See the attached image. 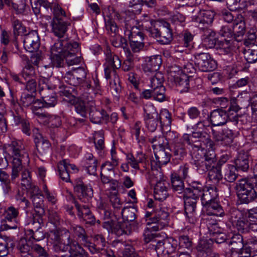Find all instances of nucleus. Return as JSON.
I'll use <instances>...</instances> for the list:
<instances>
[{
  "instance_id": "4be33fe9",
  "label": "nucleus",
  "mask_w": 257,
  "mask_h": 257,
  "mask_svg": "<svg viewBox=\"0 0 257 257\" xmlns=\"http://www.w3.org/2000/svg\"><path fill=\"white\" fill-rule=\"evenodd\" d=\"M171 75L174 77V81L177 89L181 93L187 92L190 89L189 77L185 73L178 71L177 74L173 75V71L171 70Z\"/></svg>"
},
{
  "instance_id": "9d476101",
  "label": "nucleus",
  "mask_w": 257,
  "mask_h": 257,
  "mask_svg": "<svg viewBox=\"0 0 257 257\" xmlns=\"http://www.w3.org/2000/svg\"><path fill=\"white\" fill-rule=\"evenodd\" d=\"M105 61L106 62L104 64L105 78L110 79L112 72L113 73L114 76H117L115 69H119L121 66V60L119 57L113 54L110 50L107 49L105 52Z\"/></svg>"
},
{
  "instance_id": "9b49d317",
  "label": "nucleus",
  "mask_w": 257,
  "mask_h": 257,
  "mask_svg": "<svg viewBox=\"0 0 257 257\" xmlns=\"http://www.w3.org/2000/svg\"><path fill=\"white\" fill-rule=\"evenodd\" d=\"M195 63L202 72H208L216 69V61L210 57L209 53H200L195 54Z\"/></svg>"
},
{
  "instance_id": "f257e3e1",
  "label": "nucleus",
  "mask_w": 257,
  "mask_h": 257,
  "mask_svg": "<svg viewBox=\"0 0 257 257\" xmlns=\"http://www.w3.org/2000/svg\"><path fill=\"white\" fill-rule=\"evenodd\" d=\"M48 238L53 241L56 252H65L69 248L72 257H88V253L78 242L71 238L70 231L66 228L51 230Z\"/></svg>"
},
{
  "instance_id": "79ce46f5",
  "label": "nucleus",
  "mask_w": 257,
  "mask_h": 257,
  "mask_svg": "<svg viewBox=\"0 0 257 257\" xmlns=\"http://www.w3.org/2000/svg\"><path fill=\"white\" fill-rule=\"evenodd\" d=\"M234 38L243 36L245 32V24L242 16L239 15L234 20L233 26Z\"/></svg>"
},
{
  "instance_id": "7c9ffc66",
  "label": "nucleus",
  "mask_w": 257,
  "mask_h": 257,
  "mask_svg": "<svg viewBox=\"0 0 257 257\" xmlns=\"http://www.w3.org/2000/svg\"><path fill=\"white\" fill-rule=\"evenodd\" d=\"M235 167L238 171L246 172L249 167V155L243 151L239 152L234 160Z\"/></svg>"
},
{
  "instance_id": "412c9836",
  "label": "nucleus",
  "mask_w": 257,
  "mask_h": 257,
  "mask_svg": "<svg viewBox=\"0 0 257 257\" xmlns=\"http://www.w3.org/2000/svg\"><path fill=\"white\" fill-rule=\"evenodd\" d=\"M70 231L72 232L74 237L76 238L77 240L80 242L82 245L88 247L91 246L94 249L93 246L91 245V242L88 235L82 226L79 225H72L70 227Z\"/></svg>"
},
{
  "instance_id": "0e129e2a",
  "label": "nucleus",
  "mask_w": 257,
  "mask_h": 257,
  "mask_svg": "<svg viewBox=\"0 0 257 257\" xmlns=\"http://www.w3.org/2000/svg\"><path fill=\"white\" fill-rule=\"evenodd\" d=\"M130 46L133 52L138 53L143 50L144 47V38L129 39Z\"/></svg>"
},
{
  "instance_id": "ddd939ff",
  "label": "nucleus",
  "mask_w": 257,
  "mask_h": 257,
  "mask_svg": "<svg viewBox=\"0 0 257 257\" xmlns=\"http://www.w3.org/2000/svg\"><path fill=\"white\" fill-rule=\"evenodd\" d=\"M169 213L164 209H156L154 211V214L149 220V223H153L155 224L150 228L153 232L157 231L163 229L165 226L168 225L169 222Z\"/></svg>"
},
{
  "instance_id": "774afa93",
  "label": "nucleus",
  "mask_w": 257,
  "mask_h": 257,
  "mask_svg": "<svg viewBox=\"0 0 257 257\" xmlns=\"http://www.w3.org/2000/svg\"><path fill=\"white\" fill-rule=\"evenodd\" d=\"M21 173V185L23 187H29L30 184L33 183L31 172L28 169L22 170Z\"/></svg>"
},
{
  "instance_id": "a878e982",
  "label": "nucleus",
  "mask_w": 257,
  "mask_h": 257,
  "mask_svg": "<svg viewBox=\"0 0 257 257\" xmlns=\"http://www.w3.org/2000/svg\"><path fill=\"white\" fill-rule=\"evenodd\" d=\"M90 120L94 123L100 124L109 122V115L103 109L91 108L89 111Z\"/></svg>"
},
{
  "instance_id": "6ab92c4d",
  "label": "nucleus",
  "mask_w": 257,
  "mask_h": 257,
  "mask_svg": "<svg viewBox=\"0 0 257 257\" xmlns=\"http://www.w3.org/2000/svg\"><path fill=\"white\" fill-rule=\"evenodd\" d=\"M233 226L241 233H250L252 236L256 237L257 223L254 221H249L246 217L236 221Z\"/></svg>"
},
{
  "instance_id": "a19ab883",
  "label": "nucleus",
  "mask_w": 257,
  "mask_h": 257,
  "mask_svg": "<svg viewBox=\"0 0 257 257\" xmlns=\"http://www.w3.org/2000/svg\"><path fill=\"white\" fill-rule=\"evenodd\" d=\"M131 232L132 228L130 223L124 221L115 222L113 233L119 236L124 234L129 235Z\"/></svg>"
},
{
  "instance_id": "3c124183",
  "label": "nucleus",
  "mask_w": 257,
  "mask_h": 257,
  "mask_svg": "<svg viewBox=\"0 0 257 257\" xmlns=\"http://www.w3.org/2000/svg\"><path fill=\"white\" fill-rule=\"evenodd\" d=\"M126 160L128 164L135 169L139 170V163H142L145 160V155L141 153L138 154V156L135 158L133 154H128L126 156Z\"/></svg>"
},
{
  "instance_id": "423d86ee",
  "label": "nucleus",
  "mask_w": 257,
  "mask_h": 257,
  "mask_svg": "<svg viewBox=\"0 0 257 257\" xmlns=\"http://www.w3.org/2000/svg\"><path fill=\"white\" fill-rule=\"evenodd\" d=\"M53 8V18L51 23L52 31L56 36L62 38L70 23L67 21L65 11L59 5H54Z\"/></svg>"
},
{
  "instance_id": "20e7f679",
  "label": "nucleus",
  "mask_w": 257,
  "mask_h": 257,
  "mask_svg": "<svg viewBox=\"0 0 257 257\" xmlns=\"http://www.w3.org/2000/svg\"><path fill=\"white\" fill-rule=\"evenodd\" d=\"M147 31L149 36L156 39L160 44H169L173 40L170 24L164 20L151 21V26Z\"/></svg>"
},
{
  "instance_id": "4c0bfd02",
  "label": "nucleus",
  "mask_w": 257,
  "mask_h": 257,
  "mask_svg": "<svg viewBox=\"0 0 257 257\" xmlns=\"http://www.w3.org/2000/svg\"><path fill=\"white\" fill-rule=\"evenodd\" d=\"M171 184L173 192L183 196L185 191L184 182L177 173H173L171 174Z\"/></svg>"
},
{
  "instance_id": "2eb2a0df",
  "label": "nucleus",
  "mask_w": 257,
  "mask_h": 257,
  "mask_svg": "<svg viewBox=\"0 0 257 257\" xmlns=\"http://www.w3.org/2000/svg\"><path fill=\"white\" fill-rule=\"evenodd\" d=\"M155 159L151 161L153 169L157 170L162 165H166L170 160L171 154L168 147H163L154 151Z\"/></svg>"
},
{
  "instance_id": "c756f323",
  "label": "nucleus",
  "mask_w": 257,
  "mask_h": 257,
  "mask_svg": "<svg viewBox=\"0 0 257 257\" xmlns=\"http://www.w3.org/2000/svg\"><path fill=\"white\" fill-rule=\"evenodd\" d=\"M196 202L184 199L185 214L187 220L190 224H195L197 221L196 217Z\"/></svg>"
},
{
  "instance_id": "72a5a7b5",
  "label": "nucleus",
  "mask_w": 257,
  "mask_h": 257,
  "mask_svg": "<svg viewBox=\"0 0 257 257\" xmlns=\"http://www.w3.org/2000/svg\"><path fill=\"white\" fill-rule=\"evenodd\" d=\"M202 30L203 34L202 36V40L203 44L207 48H214L216 44L217 39L215 32L209 28Z\"/></svg>"
},
{
  "instance_id": "09e8293b",
  "label": "nucleus",
  "mask_w": 257,
  "mask_h": 257,
  "mask_svg": "<svg viewBox=\"0 0 257 257\" xmlns=\"http://www.w3.org/2000/svg\"><path fill=\"white\" fill-rule=\"evenodd\" d=\"M137 211L136 208L130 206L122 208L120 214L123 221L129 223V222L134 221L136 219Z\"/></svg>"
},
{
  "instance_id": "bf43d9fd",
  "label": "nucleus",
  "mask_w": 257,
  "mask_h": 257,
  "mask_svg": "<svg viewBox=\"0 0 257 257\" xmlns=\"http://www.w3.org/2000/svg\"><path fill=\"white\" fill-rule=\"evenodd\" d=\"M57 168L60 178L66 182H71L70 174L72 172L67 169V168L61 161L58 163Z\"/></svg>"
},
{
  "instance_id": "052dcab7",
  "label": "nucleus",
  "mask_w": 257,
  "mask_h": 257,
  "mask_svg": "<svg viewBox=\"0 0 257 257\" xmlns=\"http://www.w3.org/2000/svg\"><path fill=\"white\" fill-rule=\"evenodd\" d=\"M35 101H36V97L34 95L27 92H24L21 95L19 104L25 107H31Z\"/></svg>"
},
{
  "instance_id": "0eeeda50",
  "label": "nucleus",
  "mask_w": 257,
  "mask_h": 257,
  "mask_svg": "<svg viewBox=\"0 0 257 257\" xmlns=\"http://www.w3.org/2000/svg\"><path fill=\"white\" fill-rule=\"evenodd\" d=\"M34 208V212L26 211L27 224H38L40 227V224L43 223V217L45 214L44 204V196L40 194L31 198Z\"/></svg>"
},
{
  "instance_id": "864d4df0",
  "label": "nucleus",
  "mask_w": 257,
  "mask_h": 257,
  "mask_svg": "<svg viewBox=\"0 0 257 257\" xmlns=\"http://www.w3.org/2000/svg\"><path fill=\"white\" fill-rule=\"evenodd\" d=\"M202 193V191L192 190L186 188L183 197L184 199H188L191 201L197 203L199 198L201 197Z\"/></svg>"
},
{
  "instance_id": "f704fd0d",
  "label": "nucleus",
  "mask_w": 257,
  "mask_h": 257,
  "mask_svg": "<svg viewBox=\"0 0 257 257\" xmlns=\"http://www.w3.org/2000/svg\"><path fill=\"white\" fill-rule=\"evenodd\" d=\"M226 244L231 246V249L236 252H240L242 254L246 249L243 248V237L240 234H234L230 239H228Z\"/></svg>"
},
{
  "instance_id": "37998d69",
  "label": "nucleus",
  "mask_w": 257,
  "mask_h": 257,
  "mask_svg": "<svg viewBox=\"0 0 257 257\" xmlns=\"http://www.w3.org/2000/svg\"><path fill=\"white\" fill-rule=\"evenodd\" d=\"M237 171V168L232 165H225L222 170L224 179L228 182H233L238 177Z\"/></svg>"
},
{
  "instance_id": "de8ad7c7",
  "label": "nucleus",
  "mask_w": 257,
  "mask_h": 257,
  "mask_svg": "<svg viewBox=\"0 0 257 257\" xmlns=\"http://www.w3.org/2000/svg\"><path fill=\"white\" fill-rule=\"evenodd\" d=\"M232 40L224 39L219 41L217 44V49L219 53L222 55H228L231 53L233 50Z\"/></svg>"
},
{
  "instance_id": "4468645a",
  "label": "nucleus",
  "mask_w": 257,
  "mask_h": 257,
  "mask_svg": "<svg viewBox=\"0 0 257 257\" xmlns=\"http://www.w3.org/2000/svg\"><path fill=\"white\" fill-rule=\"evenodd\" d=\"M86 77V72L85 69L82 67H78L66 72L63 76V79L71 85L79 86Z\"/></svg>"
},
{
  "instance_id": "2f4dec72",
  "label": "nucleus",
  "mask_w": 257,
  "mask_h": 257,
  "mask_svg": "<svg viewBox=\"0 0 257 257\" xmlns=\"http://www.w3.org/2000/svg\"><path fill=\"white\" fill-rule=\"evenodd\" d=\"M34 142L37 151L42 155L48 154L50 150L51 144L44 139L41 134L35 136Z\"/></svg>"
},
{
  "instance_id": "393cba45",
  "label": "nucleus",
  "mask_w": 257,
  "mask_h": 257,
  "mask_svg": "<svg viewBox=\"0 0 257 257\" xmlns=\"http://www.w3.org/2000/svg\"><path fill=\"white\" fill-rule=\"evenodd\" d=\"M210 122L213 126L225 124L228 120V116L226 109H216L211 111L210 114Z\"/></svg>"
},
{
  "instance_id": "680f3d73",
  "label": "nucleus",
  "mask_w": 257,
  "mask_h": 257,
  "mask_svg": "<svg viewBox=\"0 0 257 257\" xmlns=\"http://www.w3.org/2000/svg\"><path fill=\"white\" fill-rule=\"evenodd\" d=\"M144 119L148 118H154L158 117V113L154 105L151 103H147L144 106Z\"/></svg>"
},
{
  "instance_id": "69168bd1",
  "label": "nucleus",
  "mask_w": 257,
  "mask_h": 257,
  "mask_svg": "<svg viewBox=\"0 0 257 257\" xmlns=\"http://www.w3.org/2000/svg\"><path fill=\"white\" fill-rule=\"evenodd\" d=\"M21 75L25 80H27L29 79H34L36 72L35 68L31 63L26 64Z\"/></svg>"
},
{
  "instance_id": "a18cd8bd",
  "label": "nucleus",
  "mask_w": 257,
  "mask_h": 257,
  "mask_svg": "<svg viewBox=\"0 0 257 257\" xmlns=\"http://www.w3.org/2000/svg\"><path fill=\"white\" fill-rule=\"evenodd\" d=\"M253 184L257 185L256 178H252L250 179H242L240 180L238 182L236 183V187L237 192H239L240 191L252 190L254 189Z\"/></svg>"
},
{
  "instance_id": "f8f14e48",
  "label": "nucleus",
  "mask_w": 257,
  "mask_h": 257,
  "mask_svg": "<svg viewBox=\"0 0 257 257\" xmlns=\"http://www.w3.org/2000/svg\"><path fill=\"white\" fill-rule=\"evenodd\" d=\"M74 190L78 198L82 202H88L93 196V191L90 186L85 184L80 179H76Z\"/></svg>"
},
{
  "instance_id": "338daca9",
  "label": "nucleus",
  "mask_w": 257,
  "mask_h": 257,
  "mask_svg": "<svg viewBox=\"0 0 257 257\" xmlns=\"http://www.w3.org/2000/svg\"><path fill=\"white\" fill-rule=\"evenodd\" d=\"M164 76L160 72H157L151 79L150 86L152 89L165 87L163 85Z\"/></svg>"
},
{
  "instance_id": "39448f33",
  "label": "nucleus",
  "mask_w": 257,
  "mask_h": 257,
  "mask_svg": "<svg viewBox=\"0 0 257 257\" xmlns=\"http://www.w3.org/2000/svg\"><path fill=\"white\" fill-rule=\"evenodd\" d=\"M183 140L190 147V149L199 151L204 148V147H213L214 143L210 136V133L206 131H196L191 135L184 134Z\"/></svg>"
},
{
  "instance_id": "5701e85b",
  "label": "nucleus",
  "mask_w": 257,
  "mask_h": 257,
  "mask_svg": "<svg viewBox=\"0 0 257 257\" xmlns=\"http://www.w3.org/2000/svg\"><path fill=\"white\" fill-rule=\"evenodd\" d=\"M185 143H186L183 139L182 141L177 140L171 143L168 147L170 151L171 152V156L175 159L181 160L187 155Z\"/></svg>"
},
{
  "instance_id": "603ef678",
  "label": "nucleus",
  "mask_w": 257,
  "mask_h": 257,
  "mask_svg": "<svg viewBox=\"0 0 257 257\" xmlns=\"http://www.w3.org/2000/svg\"><path fill=\"white\" fill-rule=\"evenodd\" d=\"M94 244L91 243L93 246L94 249L91 246L88 247L90 251L92 252L96 250H102L106 244V240L102 234H97L94 237Z\"/></svg>"
},
{
  "instance_id": "c85d7f7f",
  "label": "nucleus",
  "mask_w": 257,
  "mask_h": 257,
  "mask_svg": "<svg viewBox=\"0 0 257 257\" xmlns=\"http://www.w3.org/2000/svg\"><path fill=\"white\" fill-rule=\"evenodd\" d=\"M213 240L201 239L197 247L198 257H208L214 253L212 252Z\"/></svg>"
},
{
  "instance_id": "8fccbe9b",
  "label": "nucleus",
  "mask_w": 257,
  "mask_h": 257,
  "mask_svg": "<svg viewBox=\"0 0 257 257\" xmlns=\"http://www.w3.org/2000/svg\"><path fill=\"white\" fill-rule=\"evenodd\" d=\"M203 171H208L209 180L214 184H218L222 179L223 175L221 173V170L213 166L210 169H203Z\"/></svg>"
},
{
  "instance_id": "dca6fc26",
  "label": "nucleus",
  "mask_w": 257,
  "mask_h": 257,
  "mask_svg": "<svg viewBox=\"0 0 257 257\" xmlns=\"http://www.w3.org/2000/svg\"><path fill=\"white\" fill-rule=\"evenodd\" d=\"M73 203L77 210L78 218L86 224H94L95 218L87 205L81 204L78 201L74 200Z\"/></svg>"
},
{
  "instance_id": "473e14b6",
  "label": "nucleus",
  "mask_w": 257,
  "mask_h": 257,
  "mask_svg": "<svg viewBox=\"0 0 257 257\" xmlns=\"http://www.w3.org/2000/svg\"><path fill=\"white\" fill-rule=\"evenodd\" d=\"M72 44V42L66 40H58L51 47V54H61L64 56L69 50V46Z\"/></svg>"
},
{
  "instance_id": "c03bdc74",
  "label": "nucleus",
  "mask_w": 257,
  "mask_h": 257,
  "mask_svg": "<svg viewBox=\"0 0 257 257\" xmlns=\"http://www.w3.org/2000/svg\"><path fill=\"white\" fill-rule=\"evenodd\" d=\"M256 193L254 189L252 190L240 191L237 192L238 201L240 204H248L256 197Z\"/></svg>"
},
{
  "instance_id": "49530a36",
  "label": "nucleus",
  "mask_w": 257,
  "mask_h": 257,
  "mask_svg": "<svg viewBox=\"0 0 257 257\" xmlns=\"http://www.w3.org/2000/svg\"><path fill=\"white\" fill-rule=\"evenodd\" d=\"M56 79L54 78L48 79L44 77H41L39 80V85L40 86V92L49 90H54L57 87V85L55 84V81L57 82Z\"/></svg>"
},
{
  "instance_id": "e2e57ef3",
  "label": "nucleus",
  "mask_w": 257,
  "mask_h": 257,
  "mask_svg": "<svg viewBox=\"0 0 257 257\" xmlns=\"http://www.w3.org/2000/svg\"><path fill=\"white\" fill-rule=\"evenodd\" d=\"M158 119L161 125H169L172 121L171 114L167 109H162L158 113Z\"/></svg>"
},
{
  "instance_id": "e433bc0d",
  "label": "nucleus",
  "mask_w": 257,
  "mask_h": 257,
  "mask_svg": "<svg viewBox=\"0 0 257 257\" xmlns=\"http://www.w3.org/2000/svg\"><path fill=\"white\" fill-rule=\"evenodd\" d=\"M204 161L202 162V166L205 167V169H210L213 166H215L216 161V154L213 147L206 150L204 155Z\"/></svg>"
},
{
  "instance_id": "58836bf2",
  "label": "nucleus",
  "mask_w": 257,
  "mask_h": 257,
  "mask_svg": "<svg viewBox=\"0 0 257 257\" xmlns=\"http://www.w3.org/2000/svg\"><path fill=\"white\" fill-rule=\"evenodd\" d=\"M218 193L215 188L205 187L202 191L201 200L202 205L217 199Z\"/></svg>"
},
{
  "instance_id": "aec40b11",
  "label": "nucleus",
  "mask_w": 257,
  "mask_h": 257,
  "mask_svg": "<svg viewBox=\"0 0 257 257\" xmlns=\"http://www.w3.org/2000/svg\"><path fill=\"white\" fill-rule=\"evenodd\" d=\"M69 47V50L63 56L66 63L68 66L79 64L82 60L81 57L77 55L80 50L79 44L72 42Z\"/></svg>"
},
{
  "instance_id": "f3484780",
  "label": "nucleus",
  "mask_w": 257,
  "mask_h": 257,
  "mask_svg": "<svg viewBox=\"0 0 257 257\" xmlns=\"http://www.w3.org/2000/svg\"><path fill=\"white\" fill-rule=\"evenodd\" d=\"M159 173V180L157 178L156 183L154 186V195L156 200L163 201L169 196L168 189L169 183L165 180L162 179V174Z\"/></svg>"
},
{
  "instance_id": "f03ea898",
  "label": "nucleus",
  "mask_w": 257,
  "mask_h": 257,
  "mask_svg": "<svg viewBox=\"0 0 257 257\" xmlns=\"http://www.w3.org/2000/svg\"><path fill=\"white\" fill-rule=\"evenodd\" d=\"M4 150L12 158L11 180L13 181L19 176L24 161L28 162L29 155L25 145L20 141H13L4 145Z\"/></svg>"
},
{
  "instance_id": "5fc2aeb1",
  "label": "nucleus",
  "mask_w": 257,
  "mask_h": 257,
  "mask_svg": "<svg viewBox=\"0 0 257 257\" xmlns=\"http://www.w3.org/2000/svg\"><path fill=\"white\" fill-rule=\"evenodd\" d=\"M202 193V191L192 190L186 188L183 197L184 199H188L191 201L197 203L199 198L201 197Z\"/></svg>"
},
{
  "instance_id": "6e6552de",
  "label": "nucleus",
  "mask_w": 257,
  "mask_h": 257,
  "mask_svg": "<svg viewBox=\"0 0 257 257\" xmlns=\"http://www.w3.org/2000/svg\"><path fill=\"white\" fill-rule=\"evenodd\" d=\"M19 208L11 205L7 207L4 212V218L0 226L1 231L16 229L20 226Z\"/></svg>"
},
{
  "instance_id": "1a4fd4ad",
  "label": "nucleus",
  "mask_w": 257,
  "mask_h": 257,
  "mask_svg": "<svg viewBox=\"0 0 257 257\" xmlns=\"http://www.w3.org/2000/svg\"><path fill=\"white\" fill-rule=\"evenodd\" d=\"M191 17L192 21L198 24L201 30L208 28L212 24L215 14L211 10L195 9Z\"/></svg>"
},
{
  "instance_id": "ea45409f",
  "label": "nucleus",
  "mask_w": 257,
  "mask_h": 257,
  "mask_svg": "<svg viewBox=\"0 0 257 257\" xmlns=\"http://www.w3.org/2000/svg\"><path fill=\"white\" fill-rule=\"evenodd\" d=\"M53 90L41 91L40 94L42 95V98L45 107H54L57 103L56 94Z\"/></svg>"
},
{
  "instance_id": "c9c22d12",
  "label": "nucleus",
  "mask_w": 257,
  "mask_h": 257,
  "mask_svg": "<svg viewBox=\"0 0 257 257\" xmlns=\"http://www.w3.org/2000/svg\"><path fill=\"white\" fill-rule=\"evenodd\" d=\"M5 3L10 8H12L17 14L24 13L28 6L27 0H4Z\"/></svg>"
},
{
  "instance_id": "6e6d98bb",
  "label": "nucleus",
  "mask_w": 257,
  "mask_h": 257,
  "mask_svg": "<svg viewBox=\"0 0 257 257\" xmlns=\"http://www.w3.org/2000/svg\"><path fill=\"white\" fill-rule=\"evenodd\" d=\"M202 193V191L192 190L186 188L183 197L184 199H188L191 201L197 203L199 198L201 197Z\"/></svg>"
},
{
  "instance_id": "cd10ccee",
  "label": "nucleus",
  "mask_w": 257,
  "mask_h": 257,
  "mask_svg": "<svg viewBox=\"0 0 257 257\" xmlns=\"http://www.w3.org/2000/svg\"><path fill=\"white\" fill-rule=\"evenodd\" d=\"M204 211L208 215L223 216L224 210L217 199L208 203L203 206Z\"/></svg>"
},
{
  "instance_id": "4d7b16f0",
  "label": "nucleus",
  "mask_w": 257,
  "mask_h": 257,
  "mask_svg": "<svg viewBox=\"0 0 257 257\" xmlns=\"http://www.w3.org/2000/svg\"><path fill=\"white\" fill-rule=\"evenodd\" d=\"M31 247L26 238H22L18 242L16 248L22 256L26 254H31L29 252Z\"/></svg>"
},
{
  "instance_id": "b1692460",
  "label": "nucleus",
  "mask_w": 257,
  "mask_h": 257,
  "mask_svg": "<svg viewBox=\"0 0 257 257\" xmlns=\"http://www.w3.org/2000/svg\"><path fill=\"white\" fill-rule=\"evenodd\" d=\"M162 64L160 55H154L146 58L145 63L142 65L143 69L146 73L157 72Z\"/></svg>"
},
{
  "instance_id": "13d9d810",
  "label": "nucleus",
  "mask_w": 257,
  "mask_h": 257,
  "mask_svg": "<svg viewBox=\"0 0 257 257\" xmlns=\"http://www.w3.org/2000/svg\"><path fill=\"white\" fill-rule=\"evenodd\" d=\"M165 140L162 135L149 137L148 138L149 142L152 145L154 151L165 147L164 145Z\"/></svg>"
},
{
  "instance_id": "bb28decb",
  "label": "nucleus",
  "mask_w": 257,
  "mask_h": 257,
  "mask_svg": "<svg viewBox=\"0 0 257 257\" xmlns=\"http://www.w3.org/2000/svg\"><path fill=\"white\" fill-rule=\"evenodd\" d=\"M135 20L134 19L130 20L125 19L124 21V27L126 30V32H128L129 39L140 38L145 37L144 33L137 26H135Z\"/></svg>"
},
{
  "instance_id": "a211bd4d",
  "label": "nucleus",
  "mask_w": 257,
  "mask_h": 257,
  "mask_svg": "<svg viewBox=\"0 0 257 257\" xmlns=\"http://www.w3.org/2000/svg\"><path fill=\"white\" fill-rule=\"evenodd\" d=\"M25 49L30 52L37 51L40 46V40L38 34L36 31H32L25 34L23 40Z\"/></svg>"
},
{
  "instance_id": "7ed1b4c3",
  "label": "nucleus",
  "mask_w": 257,
  "mask_h": 257,
  "mask_svg": "<svg viewBox=\"0 0 257 257\" xmlns=\"http://www.w3.org/2000/svg\"><path fill=\"white\" fill-rule=\"evenodd\" d=\"M144 241L154 247L158 257H168L169 254L174 252L176 249L177 242L172 238L161 239L159 233L153 232L147 228L144 232Z\"/></svg>"
}]
</instances>
